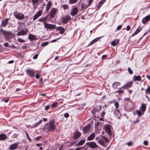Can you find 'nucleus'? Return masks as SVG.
I'll list each match as a JSON object with an SVG mask.
<instances>
[{
	"instance_id": "c9c22d12",
	"label": "nucleus",
	"mask_w": 150,
	"mask_h": 150,
	"mask_svg": "<svg viewBox=\"0 0 150 150\" xmlns=\"http://www.w3.org/2000/svg\"><path fill=\"white\" fill-rule=\"evenodd\" d=\"M146 18H147V17H145L142 20V22L143 23L145 24L147 23V22L148 21L147 20H146Z\"/></svg>"
},
{
	"instance_id": "680f3d73",
	"label": "nucleus",
	"mask_w": 150,
	"mask_h": 150,
	"mask_svg": "<svg viewBox=\"0 0 150 150\" xmlns=\"http://www.w3.org/2000/svg\"><path fill=\"white\" fill-rule=\"evenodd\" d=\"M49 108L50 106L49 105H47L45 107V110H47Z\"/></svg>"
},
{
	"instance_id": "39448f33",
	"label": "nucleus",
	"mask_w": 150,
	"mask_h": 150,
	"mask_svg": "<svg viewBox=\"0 0 150 150\" xmlns=\"http://www.w3.org/2000/svg\"><path fill=\"white\" fill-rule=\"evenodd\" d=\"M57 9L56 8H52L50 12V18H53L56 14Z\"/></svg>"
},
{
	"instance_id": "09e8293b",
	"label": "nucleus",
	"mask_w": 150,
	"mask_h": 150,
	"mask_svg": "<svg viewBox=\"0 0 150 150\" xmlns=\"http://www.w3.org/2000/svg\"><path fill=\"white\" fill-rule=\"evenodd\" d=\"M64 116L66 118H67L69 117V115L68 113H66L64 114Z\"/></svg>"
},
{
	"instance_id": "b1692460",
	"label": "nucleus",
	"mask_w": 150,
	"mask_h": 150,
	"mask_svg": "<svg viewBox=\"0 0 150 150\" xmlns=\"http://www.w3.org/2000/svg\"><path fill=\"white\" fill-rule=\"evenodd\" d=\"M81 136V133L78 132H75L74 135V138L76 139L79 138Z\"/></svg>"
},
{
	"instance_id": "412c9836",
	"label": "nucleus",
	"mask_w": 150,
	"mask_h": 150,
	"mask_svg": "<svg viewBox=\"0 0 150 150\" xmlns=\"http://www.w3.org/2000/svg\"><path fill=\"white\" fill-rule=\"evenodd\" d=\"M133 79L134 81H141L142 79L141 77L139 76H136L135 75L133 78Z\"/></svg>"
},
{
	"instance_id": "4468645a",
	"label": "nucleus",
	"mask_w": 150,
	"mask_h": 150,
	"mask_svg": "<svg viewBox=\"0 0 150 150\" xmlns=\"http://www.w3.org/2000/svg\"><path fill=\"white\" fill-rule=\"evenodd\" d=\"M42 11H38L36 14L34 16L33 20V21L36 20L39 17L41 16L42 15Z\"/></svg>"
},
{
	"instance_id": "4d7b16f0",
	"label": "nucleus",
	"mask_w": 150,
	"mask_h": 150,
	"mask_svg": "<svg viewBox=\"0 0 150 150\" xmlns=\"http://www.w3.org/2000/svg\"><path fill=\"white\" fill-rule=\"evenodd\" d=\"M122 27V25H120L118 26L117 28V30H120Z\"/></svg>"
},
{
	"instance_id": "49530a36",
	"label": "nucleus",
	"mask_w": 150,
	"mask_h": 150,
	"mask_svg": "<svg viewBox=\"0 0 150 150\" xmlns=\"http://www.w3.org/2000/svg\"><path fill=\"white\" fill-rule=\"evenodd\" d=\"M93 0H89L88 1V3L87 5L86 6L87 7H88L91 4Z\"/></svg>"
},
{
	"instance_id": "2f4dec72",
	"label": "nucleus",
	"mask_w": 150,
	"mask_h": 150,
	"mask_svg": "<svg viewBox=\"0 0 150 150\" xmlns=\"http://www.w3.org/2000/svg\"><path fill=\"white\" fill-rule=\"evenodd\" d=\"M114 113L115 116L120 115L119 110L117 109H116L114 111Z\"/></svg>"
},
{
	"instance_id": "6e6552de",
	"label": "nucleus",
	"mask_w": 150,
	"mask_h": 150,
	"mask_svg": "<svg viewBox=\"0 0 150 150\" xmlns=\"http://www.w3.org/2000/svg\"><path fill=\"white\" fill-rule=\"evenodd\" d=\"M14 16L16 18L19 20H23L25 18L24 15L23 13H21L14 14Z\"/></svg>"
},
{
	"instance_id": "bb28decb",
	"label": "nucleus",
	"mask_w": 150,
	"mask_h": 150,
	"mask_svg": "<svg viewBox=\"0 0 150 150\" xmlns=\"http://www.w3.org/2000/svg\"><path fill=\"white\" fill-rule=\"evenodd\" d=\"M142 29V28L141 27H139V28H138L137 29V30L135 31L134 33L132 35V36H133L137 34Z\"/></svg>"
},
{
	"instance_id": "ddd939ff",
	"label": "nucleus",
	"mask_w": 150,
	"mask_h": 150,
	"mask_svg": "<svg viewBox=\"0 0 150 150\" xmlns=\"http://www.w3.org/2000/svg\"><path fill=\"white\" fill-rule=\"evenodd\" d=\"M132 81L129 82L127 83H126L123 86H122L121 87V88L126 89H127L128 88H129L131 87L132 85Z\"/></svg>"
},
{
	"instance_id": "393cba45",
	"label": "nucleus",
	"mask_w": 150,
	"mask_h": 150,
	"mask_svg": "<svg viewBox=\"0 0 150 150\" xmlns=\"http://www.w3.org/2000/svg\"><path fill=\"white\" fill-rule=\"evenodd\" d=\"M27 72L28 74L30 76L32 77L34 75V72L30 69H28L27 70Z\"/></svg>"
},
{
	"instance_id": "72a5a7b5",
	"label": "nucleus",
	"mask_w": 150,
	"mask_h": 150,
	"mask_svg": "<svg viewBox=\"0 0 150 150\" xmlns=\"http://www.w3.org/2000/svg\"><path fill=\"white\" fill-rule=\"evenodd\" d=\"M78 0H69V2L71 4L76 3Z\"/></svg>"
},
{
	"instance_id": "e433bc0d",
	"label": "nucleus",
	"mask_w": 150,
	"mask_h": 150,
	"mask_svg": "<svg viewBox=\"0 0 150 150\" xmlns=\"http://www.w3.org/2000/svg\"><path fill=\"white\" fill-rule=\"evenodd\" d=\"M128 71L130 74H133V72L130 67L128 68Z\"/></svg>"
},
{
	"instance_id": "69168bd1",
	"label": "nucleus",
	"mask_w": 150,
	"mask_h": 150,
	"mask_svg": "<svg viewBox=\"0 0 150 150\" xmlns=\"http://www.w3.org/2000/svg\"><path fill=\"white\" fill-rule=\"evenodd\" d=\"M42 144L41 143H38L36 144V146L38 147H40L42 146Z\"/></svg>"
},
{
	"instance_id": "c756f323",
	"label": "nucleus",
	"mask_w": 150,
	"mask_h": 150,
	"mask_svg": "<svg viewBox=\"0 0 150 150\" xmlns=\"http://www.w3.org/2000/svg\"><path fill=\"white\" fill-rule=\"evenodd\" d=\"M28 38L30 40H32L35 39V37L34 35L30 34L28 36Z\"/></svg>"
},
{
	"instance_id": "7ed1b4c3",
	"label": "nucleus",
	"mask_w": 150,
	"mask_h": 150,
	"mask_svg": "<svg viewBox=\"0 0 150 150\" xmlns=\"http://www.w3.org/2000/svg\"><path fill=\"white\" fill-rule=\"evenodd\" d=\"M146 105L144 104H142L140 106L139 110H136V113L139 116L143 115L146 110Z\"/></svg>"
},
{
	"instance_id": "9d476101",
	"label": "nucleus",
	"mask_w": 150,
	"mask_h": 150,
	"mask_svg": "<svg viewBox=\"0 0 150 150\" xmlns=\"http://www.w3.org/2000/svg\"><path fill=\"white\" fill-rule=\"evenodd\" d=\"M19 144V143L18 142H16L15 143L12 144L10 146L8 149L9 150H14L16 149L18 147Z\"/></svg>"
},
{
	"instance_id": "cd10ccee",
	"label": "nucleus",
	"mask_w": 150,
	"mask_h": 150,
	"mask_svg": "<svg viewBox=\"0 0 150 150\" xmlns=\"http://www.w3.org/2000/svg\"><path fill=\"white\" fill-rule=\"evenodd\" d=\"M102 37H99L98 38H96L95 39H94V40H93L91 42V44L92 45V44H94L95 42H96L97 41L99 40V39H100V38H102Z\"/></svg>"
},
{
	"instance_id": "338daca9",
	"label": "nucleus",
	"mask_w": 150,
	"mask_h": 150,
	"mask_svg": "<svg viewBox=\"0 0 150 150\" xmlns=\"http://www.w3.org/2000/svg\"><path fill=\"white\" fill-rule=\"evenodd\" d=\"M35 77L37 78V79H38L40 77V75H39L38 74H36L35 75Z\"/></svg>"
},
{
	"instance_id": "58836bf2",
	"label": "nucleus",
	"mask_w": 150,
	"mask_h": 150,
	"mask_svg": "<svg viewBox=\"0 0 150 150\" xmlns=\"http://www.w3.org/2000/svg\"><path fill=\"white\" fill-rule=\"evenodd\" d=\"M32 3L34 5L38 3L39 0H32Z\"/></svg>"
},
{
	"instance_id": "9b49d317",
	"label": "nucleus",
	"mask_w": 150,
	"mask_h": 150,
	"mask_svg": "<svg viewBox=\"0 0 150 150\" xmlns=\"http://www.w3.org/2000/svg\"><path fill=\"white\" fill-rule=\"evenodd\" d=\"M78 11V9L77 8H73L71 11L70 14L72 16H74L77 14Z\"/></svg>"
},
{
	"instance_id": "dca6fc26",
	"label": "nucleus",
	"mask_w": 150,
	"mask_h": 150,
	"mask_svg": "<svg viewBox=\"0 0 150 150\" xmlns=\"http://www.w3.org/2000/svg\"><path fill=\"white\" fill-rule=\"evenodd\" d=\"M48 16H46L43 18H39L38 20V21H39L40 22L44 23V25L45 23H46V21L47 19L48 18Z\"/></svg>"
},
{
	"instance_id": "423d86ee",
	"label": "nucleus",
	"mask_w": 150,
	"mask_h": 150,
	"mask_svg": "<svg viewBox=\"0 0 150 150\" xmlns=\"http://www.w3.org/2000/svg\"><path fill=\"white\" fill-rule=\"evenodd\" d=\"M104 128L106 133L109 135H111V132L110 130V125L107 124L104 126Z\"/></svg>"
},
{
	"instance_id": "e2e57ef3",
	"label": "nucleus",
	"mask_w": 150,
	"mask_h": 150,
	"mask_svg": "<svg viewBox=\"0 0 150 150\" xmlns=\"http://www.w3.org/2000/svg\"><path fill=\"white\" fill-rule=\"evenodd\" d=\"M41 138V136H38V137H36L35 139H36L37 140H38Z\"/></svg>"
},
{
	"instance_id": "ea45409f",
	"label": "nucleus",
	"mask_w": 150,
	"mask_h": 150,
	"mask_svg": "<svg viewBox=\"0 0 150 150\" xmlns=\"http://www.w3.org/2000/svg\"><path fill=\"white\" fill-rule=\"evenodd\" d=\"M58 103L57 102H56L53 103L52 105V108H55L56 107Z\"/></svg>"
},
{
	"instance_id": "a18cd8bd",
	"label": "nucleus",
	"mask_w": 150,
	"mask_h": 150,
	"mask_svg": "<svg viewBox=\"0 0 150 150\" xmlns=\"http://www.w3.org/2000/svg\"><path fill=\"white\" fill-rule=\"evenodd\" d=\"M116 93H123L124 92V91L121 90H120L118 91H116Z\"/></svg>"
},
{
	"instance_id": "f257e3e1",
	"label": "nucleus",
	"mask_w": 150,
	"mask_h": 150,
	"mask_svg": "<svg viewBox=\"0 0 150 150\" xmlns=\"http://www.w3.org/2000/svg\"><path fill=\"white\" fill-rule=\"evenodd\" d=\"M54 121L51 120L49 122L46 124L42 128L43 131L52 132L56 128V126L54 125Z\"/></svg>"
},
{
	"instance_id": "1a4fd4ad",
	"label": "nucleus",
	"mask_w": 150,
	"mask_h": 150,
	"mask_svg": "<svg viewBox=\"0 0 150 150\" xmlns=\"http://www.w3.org/2000/svg\"><path fill=\"white\" fill-rule=\"evenodd\" d=\"M87 145L88 147L93 149L96 148L98 147V145L94 142H88Z\"/></svg>"
},
{
	"instance_id": "c03bdc74",
	"label": "nucleus",
	"mask_w": 150,
	"mask_h": 150,
	"mask_svg": "<svg viewBox=\"0 0 150 150\" xmlns=\"http://www.w3.org/2000/svg\"><path fill=\"white\" fill-rule=\"evenodd\" d=\"M62 7L64 9H67L69 6L67 5L64 4L63 5Z\"/></svg>"
},
{
	"instance_id": "37998d69",
	"label": "nucleus",
	"mask_w": 150,
	"mask_h": 150,
	"mask_svg": "<svg viewBox=\"0 0 150 150\" xmlns=\"http://www.w3.org/2000/svg\"><path fill=\"white\" fill-rule=\"evenodd\" d=\"M115 106V107L116 109H117L118 108L119 105V104L117 102H115L114 104Z\"/></svg>"
},
{
	"instance_id": "7c9ffc66",
	"label": "nucleus",
	"mask_w": 150,
	"mask_h": 150,
	"mask_svg": "<svg viewBox=\"0 0 150 150\" xmlns=\"http://www.w3.org/2000/svg\"><path fill=\"white\" fill-rule=\"evenodd\" d=\"M120 83L119 82H117L114 83L112 84L113 87L115 89H116V88L117 86L120 85Z\"/></svg>"
},
{
	"instance_id": "5701e85b",
	"label": "nucleus",
	"mask_w": 150,
	"mask_h": 150,
	"mask_svg": "<svg viewBox=\"0 0 150 150\" xmlns=\"http://www.w3.org/2000/svg\"><path fill=\"white\" fill-rule=\"evenodd\" d=\"M57 29L59 30V33L60 34H63L65 31L64 29L62 26L58 27L57 28Z\"/></svg>"
},
{
	"instance_id": "3c124183",
	"label": "nucleus",
	"mask_w": 150,
	"mask_h": 150,
	"mask_svg": "<svg viewBox=\"0 0 150 150\" xmlns=\"http://www.w3.org/2000/svg\"><path fill=\"white\" fill-rule=\"evenodd\" d=\"M105 114V112L102 111L100 113V116L102 117H103Z\"/></svg>"
},
{
	"instance_id": "f3484780",
	"label": "nucleus",
	"mask_w": 150,
	"mask_h": 150,
	"mask_svg": "<svg viewBox=\"0 0 150 150\" xmlns=\"http://www.w3.org/2000/svg\"><path fill=\"white\" fill-rule=\"evenodd\" d=\"M91 126L90 125H87L83 129V131L84 133H86L90 129Z\"/></svg>"
},
{
	"instance_id": "8fccbe9b",
	"label": "nucleus",
	"mask_w": 150,
	"mask_h": 150,
	"mask_svg": "<svg viewBox=\"0 0 150 150\" xmlns=\"http://www.w3.org/2000/svg\"><path fill=\"white\" fill-rule=\"evenodd\" d=\"M60 38L59 37L57 39H54L52 40L51 42H55L57 41V40H58Z\"/></svg>"
},
{
	"instance_id": "6ab92c4d",
	"label": "nucleus",
	"mask_w": 150,
	"mask_h": 150,
	"mask_svg": "<svg viewBox=\"0 0 150 150\" xmlns=\"http://www.w3.org/2000/svg\"><path fill=\"white\" fill-rule=\"evenodd\" d=\"M52 3L50 1H49L47 4V7L46 8V11H48L51 7Z\"/></svg>"
},
{
	"instance_id": "a878e982",
	"label": "nucleus",
	"mask_w": 150,
	"mask_h": 150,
	"mask_svg": "<svg viewBox=\"0 0 150 150\" xmlns=\"http://www.w3.org/2000/svg\"><path fill=\"white\" fill-rule=\"evenodd\" d=\"M6 136L5 134H0V140H4L6 139Z\"/></svg>"
},
{
	"instance_id": "864d4df0",
	"label": "nucleus",
	"mask_w": 150,
	"mask_h": 150,
	"mask_svg": "<svg viewBox=\"0 0 150 150\" xmlns=\"http://www.w3.org/2000/svg\"><path fill=\"white\" fill-rule=\"evenodd\" d=\"M39 124H38V122L36 123L35 124H34V125H33L31 127H35L37 126H38L39 125Z\"/></svg>"
},
{
	"instance_id": "13d9d810",
	"label": "nucleus",
	"mask_w": 150,
	"mask_h": 150,
	"mask_svg": "<svg viewBox=\"0 0 150 150\" xmlns=\"http://www.w3.org/2000/svg\"><path fill=\"white\" fill-rule=\"evenodd\" d=\"M9 100V99H6L3 100H2L1 101H3L5 102L6 103H7L8 102Z\"/></svg>"
},
{
	"instance_id": "c85d7f7f",
	"label": "nucleus",
	"mask_w": 150,
	"mask_h": 150,
	"mask_svg": "<svg viewBox=\"0 0 150 150\" xmlns=\"http://www.w3.org/2000/svg\"><path fill=\"white\" fill-rule=\"evenodd\" d=\"M106 0H101L98 3V8H100Z\"/></svg>"
},
{
	"instance_id": "6e6d98bb",
	"label": "nucleus",
	"mask_w": 150,
	"mask_h": 150,
	"mask_svg": "<svg viewBox=\"0 0 150 150\" xmlns=\"http://www.w3.org/2000/svg\"><path fill=\"white\" fill-rule=\"evenodd\" d=\"M148 142L147 141H145L144 142L143 144L146 146H147L148 145Z\"/></svg>"
},
{
	"instance_id": "774afa93",
	"label": "nucleus",
	"mask_w": 150,
	"mask_h": 150,
	"mask_svg": "<svg viewBox=\"0 0 150 150\" xmlns=\"http://www.w3.org/2000/svg\"><path fill=\"white\" fill-rule=\"evenodd\" d=\"M127 144L128 145V146H130L132 145V143L131 142H129V143H127Z\"/></svg>"
},
{
	"instance_id": "4be33fe9",
	"label": "nucleus",
	"mask_w": 150,
	"mask_h": 150,
	"mask_svg": "<svg viewBox=\"0 0 150 150\" xmlns=\"http://www.w3.org/2000/svg\"><path fill=\"white\" fill-rule=\"evenodd\" d=\"M119 39H115L111 42V45L114 46H115L119 43Z\"/></svg>"
},
{
	"instance_id": "2eb2a0df",
	"label": "nucleus",
	"mask_w": 150,
	"mask_h": 150,
	"mask_svg": "<svg viewBox=\"0 0 150 150\" xmlns=\"http://www.w3.org/2000/svg\"><path fill=\"white\" fill-rule=\"evenodd\" d=\"M28 30H21L20 31L18 32L16 35L18 36L23 35L26 34Z\"/></svg>"
},
{
	"instance_id": "0eeeda50",
	"label": "nucleus",
	"mask_w": 150,
	"mask_h": 150,
	"mask_svg": "<svg viewBox=\"0 0 150 150\" xmlns=\"http://www.w3.org/2000/svg\"><path fill=\"white\" fill-rule=\"evenodd\" d=\"M44 27L47 29H48L50 30L55 29L56 27L55 25L53 24H51L45 23L44 25Z\"/></svg>"
},
{
	"instance_id": "0e129e2a",
	"label": "nucleus",
	"mask_w": 150,
	"mask_h": 150,
	"mask_svg": "<svg viewBox=\"0 0 150 150\" xmlns=\"http://www.w3.org/2000/svg\"><path fill=\"white\" fill-rule=\"evenodd\" d=\"M4 46L6 47H7L8 46V44L7 43H5L4 44Z\"/></svg>"
},
{
	"instance_id": "5fc2aeb1",
	"label": "nucleus",
	"mask_w": 150,
	"mask_h": 150,
	"mask_svg": "<svg viewBox=\"0 0 150 150\" xmlns=\"http://www.w3.org/2000/svg\"><path fill=\"white\" fill-rule=\"evenodd\" d=\"M39 124H38V122L36 123L35 124H34V125H33L31 127H35L37 126H38L39 125Z\"/></svg>"
},
{
	"instance_id": "f8f14e48",
	"label": "nucleus",
	"mask_w": 150,
	"mask_h": 150,
	"mask_svg": "<svg viewBox=\"0 0 150 150\" xmlns=\"http://www.w3.org/2000/svg\"><path fill=\"white\" fill-rule=\"evenodd\" d=\"M62 22L64 24H66L67 23L68 21L71 19V17L70 16L67 15L64 16L63 18Z\"/></svg>"
},
{
	"instance_id": "473e14b6",
	"label": "nucleus",
	"mask_w": 150,
	"mask_h": 150,
	"mask_svg": "<svg viewBox=\"0 0 150 150\" xmlns=\"http://www.w3.org/2000/svg\"><path fill=\"white\" fill-rule=\"evenodd\" d=\"M85 142L84 140H81L76 144V145L77 146H81Z\"/></svg>"
},
{
	"instance_id": "aec40b11",
	"label": "nucleus",
	"mask_w": 150,
	"mask_h": 150,
	"mask_svg": "<svg viewBox=\"0 0 150 150\" xmlns=\"http://www.w3.org/2000/svg\"><path fill=\"white\" fill-rule=\"evenodd\" d=\"M95 136L94 133H91L87 138V140L88 141H91L93 140L95 138Z\"/></svg>"
},
{
	"instance_id": "052dcab7",
	"label": "nucleus",
	"mask_w": 150,
	"mask_h": 150,
	"mask_svg": "<svg viewBox=\"0 0 150 150\" xmlns=\"http://www.w3.org/2000/svg\"><path fill=\"white\" fill-rule=\"evenodd\" d=\"M145 17H147V18H146V20H147V21H149L150 19V16H147Z\"/></svg>"
},
{
	"instance_id": "a19ab883",
	"label": "nucleus",
	"mask_w": 150,
	"mask_h": 150,
	"mask_svg": "<svg viewBox=\"0 0 150 150\" xmlns=\"http://www.w3.org/2000/svg\"><path fill=\"white\" fill-rule=\"evenodd\" d=\"M48 44V42H43L41 44V46H45L47 45Z\"/></svg>"
},
{
	"instance_id": "4c0bfd02",
	"label": "nucleus",
	"mask_w": 150,
	"mask_h": 150,
	"mask_svg": "<svg viewBox=\"0 0 150 150\" xmlns=\"http://www.w3.org/2000/svg\"><path fill=\"white\" fill-rule=\"evenodd\" d=\"M146 93L150 94V87L149 86L148 88L146 90Z\"/></svg>"
},
{
	"instance_id": "20e7f679",
	"label": "nucleus",
	"mask_w": 150,
	"mask_h": 150,
	"mask_svg": "<svg viewBox=\"0 0 150 150\" xmlns=\"http://www.w3.org/2000/svg\"><path fill=\"white\" fill-rule=\"evenodd\" d=\"M2 33L4 36L5 40L8 41L9 39L11 37L12 35L11 33V32L5 30H3Z\"/></svg>"
},
{
	"instance_id": "a211bd4d",
	"label": "nucleus",
	"mask_w": 150,
	"mask_h": 150,
	"mask_svg": "<svg viewBox=\"0 0 150 150\" xmlns=\"http://www.w3.org/2000/svg\"><path fill=\"white\" fill-rule=\"evenodd\" d=\"M8 19V18H5V19L2 20L1 21L2 25V26L5 27L7 24Z\"/></svg>"
},
{
	"instance_id": "f704fd0d",
	"label": "nucleus",
	"mask_w": 150,
	"mask_h": 150,
	"mask_svg": "<svg viewBox=\"0 0 150 150\" xmlns=\"http://www.w3.org/2000/svg\"><path fill=\"white\" fill-rule=\"evenodd\" d=\"M128 104L129 105H130V106H129L130 108L132 109L134 107V104L132 102L130 101H129L128 102Z\"/></svg>"
},
{
	"instance_id": "bf43d9fd",
	"label": "nucleus",
	"mask_w": 150,
	"mask_h": 150,
	"mask_svg": "<svg viewBox=\"0 0 150 150\" xmlns=\"http://www.w3.org/2000/svg\"><path fill=\"white\" fill-rule=\"evenodd\" d=\"M130 26L129 25H128L127 27V31L129 30H130Z\"/></svg>"
},
{
	"instance_id": "603ef678",
	"label": "nucleus",
	"mask_w": 150,
	"mask_h": 150,
	"mask_svg": "<svg viewBox=\"0 0 150 150\" xmlns=\"http://www.w3.org/2000/svg\"><path fill=\"white\" fill-rule=\"evenodd\" d=\"M38 54H36L33 57V59H36L38 57Z\"/></svg>"
},
{
	"instance_id": "79ce46f5",
	"label": "nucleus",
	"mask_w": 150,
	"mask_h": 150,
	"mask_svg": "<svg viewBox=\"0 0 150 150\" xmlns=\"http://www.w3.org/2000/svg\"><path fill=\"white\" fill-rule=\"evenodd\" d=\"M25 132V133L26 134V136H27V138L29 140V142H30L31 141V139L30 138L28 133H27L26 132Z\"/></svg>"
},
{
	"instance_id": "de8ad7c7",
	"label": "nucleus",
	"mask_w": 150,
	"mask_h": 150,
	"mask_svg": "<svg viewBox=\"0 0 150 150\" xmlns=\"http://www.w3.org/2000/svg\"><path fill=\"white\" fill-rule=\"evenodd\" d=\"M18 41L20 42H23L24 41V40L21 38H19L18 39Z\"/></svg>"
},
{
	"instance_id": "f03ea898",
	"label": "nucleus",
	"mask_w": 150,
	"mask_h": 150,
	"mask_svg": "<svg viewBox=\"0 0 150 150\" xmlns=\"http://www.w3.org/2000/svg\"><path fill=\"white\" fill-rule=\"evenodd\" d=\"M95 139L100 145L103 147H105L106 144L109 142L108 139L104 136H102L100 138L98 137H96Z\"/></svg>"
}]
</instances>
